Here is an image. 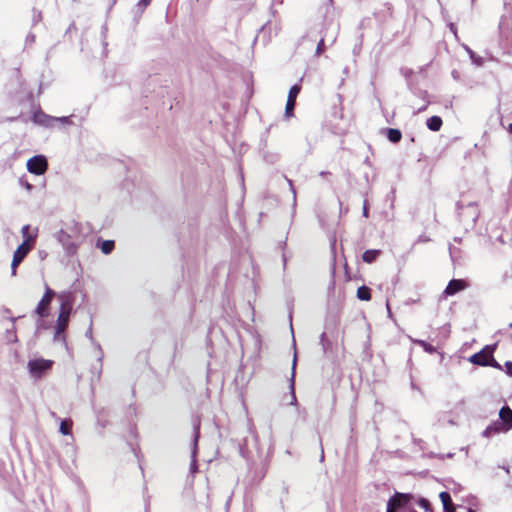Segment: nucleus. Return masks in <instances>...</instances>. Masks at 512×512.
I'll use <instances>...</instances> for the list:
<instances>
[{
	"instance_id": "obj_1",
	"label": "nucleus",
	"mask_w": 512,
	"mask_h": 512,
	"mask_svg": "<svg viewBox=\"0 0 512 512\" xmlns=\"http://www.w3.org/2000/svg\"><path fill=\"white\" fill-rule=\"evenodd\" d=\"M60 300L59 315L56 321V331L54 334V341H61L65 343L64 331L68 326L70 314L73 307V297L69 292H61L57 295Z\"/></svg>"
},
{
	"instance_id": "obj_2",
	"label": "nucleus",
	"mask_w": 512,
	"mask_h": 512,
	"mask_svg": "<svg viewBox=\"0 0 512 512\" xmlns=\"http://www.w3.org/2000/svg\"><path fill=\"white\" fill-rule=\"evenodd\" d=\"M494 346L486 345L481 351L470 356L469 361L474 365L499 367L493 358Z\"/></svg>"
},
{
	"instance_id": "obj_3",
	"label": "nucleus",
	"mask_w": 512,
	"mask_h": 512,
	"mask_svg": "<svg viewBox=\"0 0 512 512\" xmlns=\"http://www.w3.org/2000/svg\"><path fill=\"white\" fill-rule=\"evenodd\" d=\"M57 241L62 245L66 255L73 256L77 253L80 245L79 237H74L65 230H60L55 235Z\"/></svg>"
},
{
	"instance_id": "obj_4",
	"label": "nucleus",
	"mask_w": 512,
	"mask_h": 512,
	"mask_svg": "<svg viewBox=\"0 0 512 512\" xmlns=\"http://www.w3.org/2000/svg\"><path fill=\"white\" fill-rule=\"evenodd\" d=\"M52 364L53 362L51 360L46 359L30 360L28 362V370L33 378L39 379L46 371L51 369Z\"/></svg>"
},
{
	"instance_id": "obj_5",
	"label": "nucleus",
	"mask_w": 512,
	"mask_h": 512,
	"mask_svg": "<svg viewBox=\"0 0 512 512\" xmlns=\"http://www.w3.org/2000/svg\"><path fill=\"white\" fill-rule=\"evenodd\" d=\"M54 296L55 292L52 289H50L48 285H46L45 293L35 309V314L38 315L40 318L47 317L48 308Z\"/></svg>"
},
{
	"instance_id": "obj_6",
	"label": "nucleus",
	"mask_w": 512,
	"mask_h": 512,
	"mask_svg": "<svg viewBox=\"0 0 512 512\" xmlns=\"http://www.w3.org/2000/svg\"><path fill=\"white\" fill-rule=\"evenodd\" d=\"M47 167V160L43 155L33 156L27 161V170L35 175L43 174Z\"/></svg>"
},
{
	"instance_id": "obj_7",
	"label": "nucleus",
	"mask_w": 512,
	"mask_h": 512,
	"mask_svg": "<svg viewBox=\"0 0 512 512\" xmlns=\"http://www.w3.org/2000/svg\"><path fill=\"white\" fill-rule=\"evenodd\" d=\"M27 241H23L21 245L15 250L13 254V259L11 263V274L13 276L16 275V269L19 264L23 261V259L27 256V254L32 250L33 247H29Z\"/></svg>"
},
{
	"instance_id": "obj_8",
	"label": "nucleus",
	"mask_w": 512,
	"mask_h": 512,
	"mask_svg": "<svg viewBox=\"0 0 512 512\" xmlns=\"http://www.w3.org/2000/svg\"><path fill=\"white\" fill-rule=\"evenodd\" d=\"M457 207L459 210V216L461 220L465 222H470L471 224H474L477 220V218L480 215L478 206L475 203H469L466 207L462 209L461 205L458 203Z\"/></svg>"
},
{
	"instance_id": "obj_9",
	"label": "nucleus",
	"mask_w": 512,
	"mask_h": 512,
	"mask_svg": "<svg viewBox=\"0 0 512 512\" xmlns=\"http://www.w3.org/2000/svg\"><path fill=\"white\" fill-rule=\"evenodd\" d=\"M194 435H193V446L191 452V463H190V472L194 474L197 471V460L196 454L198 449V439L200 434V421L196 419L193 423Z\"/></svg>"
},
{
	"instance_id": "obj_10",
	"label": "nucleus",
	"mask_w": 512,
	"mask_h": 512,
	"mask_svg": "<svg viewBox=\"0 0 512 512\" xmlns=\"http://www.w3.org/2000/svg\"><path fill=\"white\" fill-rule=\"evenodd\" d=\"M509 431V426L500 419L490 424L482 433L484 437H491L494 434L506 433Z\"/></svg>"
},
{
	"instance_id": "obj_11",
	"label": "nucleus",
	"mask_w": 512,
	"mask_h": 512,
	"mask_svg": "<svg viewBox=\"0 0 512 512\" xmlns=\"http://www.w3.org/2000/svg\"><path fill=\"white\" fill-rule=\"evenodd\" d=\"M409 500V496L406 494L397 493L393 497H391L387 503V511L386 512H395L396 509L407 504Z\"/></svg>"
},
{
	"instance_id": "obj_12",
	"label": "nucleus",
	"mask_w": 512,
	"mask_h": 512,
	"mask_svg": "<svg viewBox=\"0 0 512 512\" xmlns=\"http://www.w3.org/2000/svg\"><path fill=\"white\" fill-rule=\"evenodd\" d=\"M466 287H467L466 281H464L462 279H452L448 283L446 289L444 290V294L446 296H452V295H455L456 293L464 290Z\"/></svg>"
},
{
	"instance_id": "obj_13",
	"label": "nucleus",
	"mask_w": 512,
	"mask_h": 512,
	"mask_svg": "<svg viewBox=\"0 0 512 512\" xmlns=\"http://www.w3.org/2000/svg\"><path fill=\"white\" fill-rule=\"evenodd\" d=\"M33 121L36 124L45 126V127H53L54 126V117L49 116L42 111H37L33 114Z\"/></svg>"
},
{
	"instance_id": "obj_14",
	"label": "nucleus",
	"mask_w": 512,
	"mask_h": 512,
	"mask_svg": "<svg viewBox=\"0 0 512 512\" xmlns=\"http://www.w3.org/2000/svg\"><path fill=\"white\" fill-rule=\"evenodd\" d=\"M499 419L512 429V410L508 406H504L499 411Z\"/></svg>"
},
{
	"instance_id": "obj_15",
	"label": "nucleus",
	"mask_w": 512,
	"mask_h": 512,
	"mask_svg": "<svg viewBox=\"0 0 512 512\" xmlns=\"http://www.w3.org/2000/svg\"><path fill=\"white\" fill-rule=\"evenodd\" d=\"M383 133L386 135L388 140L392 143H398L402 138V133L399 129L386 128L383 130Z\"/></svg>"
},
{
	"instance_id": "obj_16",
	"label": "nucleus",
	"mask_w": 512,
	"mask_h": 512,
	"mask_svg": "<svg viewBox=\"0 0 512 512\" xmlns=\"http://www.w3.org/2000/svg\"><path fill=\"white\" fill-rule=\"evenodd\" d=\"M445 512H454L451 496L448 492L443 491L439 495Z\"/></svg>"
},
{
	"instance_id": "obj_17",
	"label": "nucleus",
	"mask_w": 512,
	"mask_h": 512,
	"mask_svg": "<svg viewBox=\"0 0 512 512\" xmlns=\"http://www.w3.org/2000/svg\"><path fill=\"white\" fill-rule=\"evenodd\" d=\"M442 124V119L439 116H431L426 121L428 129H430L433 132L439 131L442 127Z\"/></svg>"
},
{
	"instance_id": "obj_18",
	"label": "nucleus",
	"mask_w": 512,
	"mask_h": 512,
	"mask_svg": "<svg viewBox=\"0 0 512 512\" xmlns=\"http://www.w3.org/2000/svg\"><path fill=\"white\" fill-rule=\"evenodd\" d=\"M29 225H24L21 229V234L23 237V241H27V244L29 247H34L35 241H36V234H29Z\"/></svg>"
},
{
	"instance_id": "obj_19",
	"label": "nucleus",
	"mask_w": 512,
	"mask_h": 512,
	"mask_svg": "<svg viewBox=\"0 0 512 512\" xmlns=\"http://www.w3.org/2000/svg\"><path fill=\"white\" fill-rule=\"evenodd\" d=\"M381 254V251L380 250H377V249H370V250H366L363 255H362V259L364 262L366 263H372L376 260V258Z\"/></svg>"
},
{
	"instance_id": "obj_20",
	"label": "nucleus",
	"mask_w": 512,
	"mask_h": 512,
	"mask_svg": "<svg viewBox=\"0 0 512 512\" xmlns=\"http://www.w3.org/2000/svg\"><path fill=\"white\" fill-rule=\"evenodd\" d=\"M411 341L421 346L429 354H433L436 352V348L424 340L411 338Z\"/></svg>"
},
{
	"instance_id": "obj_21",
	"label": "nucleus",
	"mask_w": 512,
	"mask_h": 512,
	"mask_svg": "<svg viewBox=\"0 0 512 512\" xmlns=\"http://www.w3.org/2000/svg\"><path fill=\"white\" fill-rule=\"evenodd\" d=\"M72 421L70 419L62 420L60 423L59 431L63 435H70L72 429Z\"/></svg>"
},
{
	"instance_id": "obj_22",
	"label": "nucleus",
	"mask_w": 512,
	"mask_h": 512,
	"mask_svg": "<svg viewBox=\"0 0 512 512\" xmlns=\"http://www.w3.org/2000/svg\"><path fill=\"white\" fill-rule=\"evenodd\" d=\"M357 297L362 301H368L371 298L370 289L367 286H361L357 290Z\"/></svg>"
},
{
	"instance_id": "obj_23",
	"label": "nucleus",
	"mask_w": 512,
	"mask_h": 512,
	"mask_svg": "<svg viewBox=\"0 0 512 512\" xmlns=\"http://www.w3.org/2000/svg\"><path fill=\"white\" fill-rule=\"evenodd\" d=\"M114 241L112 240H104L100 244V249L104 254H110L114 249Z\"/></svg>"
},
{
	"instance_id": "obj_24",
	"label": "nucleus",
	"mask_w": 512,
	"mask_h": 512,
	"mask_svg": "<svg viewBox=\"0 0 512 512\" xmlns=\"http://www.w3.org/2000/svg\"><path fill=\"white\" fill-rule=\"evenodd\" d=\"M300 90H301V85L294 84L289 90L287 100L296 102V98H297Z\"/></svg>"
},
{
	"instance_id": "obj_25",
	"label": "nucleus",
	"mask_w": 512,
	"mask_h": 512,
	"mask_svg": "<svg viewBox=\"0 0 512 512\" xmlns=\"http://www.w3.org/2000/svg\"><path fill=\"white\" fill-rule=\"evenodd\" d=\"M296 353L294 354L293 363H292V376H291V390H292V397H293V403L296 401V397L294 394V374H295V368H296Z\"/></svg>"
},
{
	"instance_id": "obj_26",
	"label": "nucleus",
	"mask_w": 512,
	"mask_h": 512,
	"mask_svg": "<svg viewBox=\"0 0 512 512\" xmlns=\"http://www.w3.org/2000/svg\"><path fill=\"white\" fill-rule=\"evenodd\" d=\"M294 107H295V102L287 100L286 107H285V116L287 118H289V117H291L293 115Z\"/></svg>"
},
{
	"instance_id": "obj_27",
	"label": "nucleus",
	"mask_w": 512,
	"mask_h": 512,
	"mask_svg": "<svg viewBox=\"0 0 512 512\" xmlns=\"http://www.w3.org/2000/svg\"><path fill=\"white\" fill-rule=\"evenodd\" d=\"M86 337L89 338L92 343L95 345V347L97 348V350H99L100 354L102 355V351H101V347L98 343H96L93 339V335H92V326L90 325L89 329L86 331Z\"/></svg>"
},
{
	"instance_id": "obj_28",
	"label": "nucleus",
	"mask_w": 512,
	"mask_h": 512,
	"mask_svg": "<svg viewBox=\"0 0 512 512\" xmlns=\"http://www.w3.org/2000/svg\"><path fill=\"white\" fill-rule=\"evenodd\" d=\"M56 122H59L61 124H69L70 123V117H54V124Z\"/></svg>"
},
{
	"instance_id": "obj_29",
	"label": "nucleus",
	"mask_w": 512,
	"mask_h": 512,
	"mask_svg": "<svg viewBox=\"0 0 512 512\" xmlns=\"http://www.w3.org/2000/svg\"><path fill=\"white\" fill-rule=\"evenodd\" d=\"M419 506L424 509V511L428 512L430 510V504L426 499H421L419 501Z\"/></svg>"
},
{
	"instance_id": "obj_30",
	"label": "nucleus",
	"mask_w": 512,
	"mask_h": 512,
	"mask_svg": "<svg viewBox=\"0 0 512 512\" xmlns=\"http://www.w3.org/2000/svg\"><path fill=\"white\" fill-rule=\"evenodd\" d=\"M449 250H450L451 259H452L453 262H455L458 259V257H459L458 256L459 252H458V250L456 248H452V247H450Z\"/></svg>"
},
{
	"instance_id": "obj_31",
	"label": "nucleus",
	"mask_w": 512,
	"mask_h": 512,
	"mask_svg": "<svg viewBox=\"0 0 512 512\" xmlns=\"http://www.w3.org/2000/svg\"><path fill=\"white\" fill-rule=\"evenodd\" d=\"M325 49V46H324V39L322 38L318 45H317V48H316V54L319 55L321 54Z\"/></svg>"
},
{
	"instance_id": "obj_32",
	"label": "nucleus",
	"mask_w": 512,
	"mask_h": 512,
	"mask_svg": "<svg viewBox=\"0 0 512 512\" xmlns=\"http://www.w3.org/2000/svg\"><path fill=\"white\" fill-rule=\"evenodd\" d=\"M20 184L23 187H25L28 191H30L32 189V185L28 181H26L24 179H20Z\"/></svg>"
},
{
	"instance_id": "obj_33",
	"label": "nucleus",
	"mask_w": 512,
	"mask_h": 512,
	"mask_svg": "<svg viewBox=\"0 0 512 512\" xmlns=\"http://www.w3.org/2000/svg\"><path fill=\"white\" fill-rule=\"evenodd\" d=\"M150 1H151V0H140V1L138 2V6H139V7H142V8H145V7H147V6L149 5Z\"/></svg>"
},
{
	"instance_id": "obj_34",
	"label": "nucleus",
	"mask_w": 512,
	"mask_h": 512,
	"mask_svg": "<svg viewBox=\"0 0 512 512\" xmlns=\"http://www.w3.org/2000/svg\"><path fill=\"white\" fill-rule=\"evenodd\" d=\"M442 332H443L444 338L446 339L448 337L449 333H450L449 327L448 326L442 327Z\"/></svg>"
},
{
	"instance_id": "obj_35",
	"label": "nucleus",
	"mask_w": 512,
	"mask_h": 512,
	"mask_svg": "<svg viewBox=\"0 0 512 512\" xmlns=\"http://www.w3.org/2000/svg\"><path fill=\"white\" fill-rule=\"evenodd\" d=\"M363 216L364 217H368V206H367V201H364V205H363Z\"/></svg>"
},
{
	"instance_id": "obj_36",
	"label": "nucleus",
	"mask_w": 512,
	"mask_h": 512,
	"mask_svg": "<svg viewBox=\"0 0 512 512\" xmlns=\"http://www.w3.org/2000/svg\"><path fill=\"white\" fill-rule=\"evenodd\" d=\"M287 181H288L289 186H290V188H291V191H292V193H293V198L295 199V197H296V191H295V189H294V187H293L292 181H291L290 179H288Z\"/></svg>"
},
{
	"instance_id": "obj_37",
	"label": "nucleus",
	"mask_w": 512,
	"mask_h": 512,
	"mask_svg": "<svg viewBox=\"0 0 512 512\" xmlns=\"http://www.w3.org/2000/svg\"><path fill=\"white\" fill-rule=\"evenodd\" d=\"M505 365L507 367L508 373L512 375V362L507 361Z\"/></svg>"
},
{
	"instance_id": "obj_38",
	"label": "nucleus",
	"mask_w": 512,
	"mask_h": 512,
	"mask_svg": "<svg viewBox=\"0 0 512 512\" xmlns=\"http://www.w3.org/2000/svg\"><path fill=\"white\" fill-rule=\"evenodd\" d=\"M449 28H450L451 32L456 36L457 35L456 26L453 23H450Z\"/></svg>"
},
{
	"instance_id": "obj_39",
	"label": "nucleus",
	"mask_w": 512,
	"mask_h": 512,
	"mask_svg": "<svg viewBox=\"0 0 512 512\" xmlns=\"http://www.w3.org/2000/svg\"><path fill=\"white\" fill-rule=\"evenodd\" d=\"M320 340H321V343H322L323 347L325 348V340H326V335H325V333H322V334H321Z\"/></svg>"
},
{
	"instance_id": "obj_40",
	"label": "nucleus",
	"mask_w": 512,
	"mask_h": 512,
	"mask_svg": "<svg viewBox=\"0 0 512 512\" xmlns=\"http://www.w3.org/2000/svg\"><path fill=\"white\" fill-rule=\"evenodd\" d=\"M427 106H428V102L425 105H421V107L418 108L417 112L419 113V112L426 110Z\"/></svg>"
},
{
	"instance_id": "obj_41",
	"label": "nucleus",
	"mask_w": 512,
	"mask_h": 512,
	"mask_svg": "<svg viewBox=\"0 0 512 512\" xmlns=\"http://www.w3.org/2000/svg\"><path fill=\"white\" fill-rule=\"evenodd\" d=\"M469 53H470V55H471L472 60H473L475 63H477V64L479 65V64H480V62H478V61H477V58H475V57H474L473 52H472L471 50H469Z\"/></svg>"
},
{
	"instance_id": "obj_42",
	"label": "nucleus",
	"mask_w": 512,
	"mask_h": 512,
	"mask_svg": "<svg viewBox=\"0 0 512 512\" xmlns=\"http://www.w3.org/2000/svg\"><path fill=\"white\" fill-rule=\"evenodd\" d=\"M508 130H509V132L512 134V123H511V124H509V126H508Z\"/></svg>"
},
{
	"instance_id": "obj_43",
	"label": "nucleus",
	"mask_w": 512,
	"mask_h": 512,
	"mask_svg": "<svg viewBox=\"0 0 512 512\" xmlns=\"http://www.w3.org/2000/svg\"><path fill=\"white\" fill-rule=\"evenodd\" d=\"M34 39H35V36L29 37V40H31V41H34Z\"/></svg>"
},
{
	"instance_id": "obj_44",
	"label": "nucleus",
	"mask_w": 512,
	"mask_h": 512,
	"mask_svg": "<svg viewBox=\"0 0 512 512\" xmlns=\"http://www.w3.org/2000/svg\"><path fill=\"white\" fill-rule=\"evenodd\" d=\"M34 39H35V36L29 37V40H31V41H34Z\"/></svg>"
},
{
	"instance_id": "obj_45",
	"label": "nucleus",
	"mask_w": 512,
	"mask_h": 512,
	"mask_svg": "<svg viewBox=\"0 0 512 512\" xmlns=\"http://www.w3.org/2000/svg\"><path fill=\"white\" fill-rule=\"evenodd\" d=\"M323 459H324V453L322 452L321 453V460H323Z\"/></svg>"
},
{
	"instance_id": "obj_46",
	"label": "nucleus",
	"mask_w": 512,
	"mask_h": 512,
	"mask_svg": "<svg viewBox=\"0 0 512 512\" xmlns=\"http://www.w3.org/2000/svg\"><path fill=\"white\" fill-rule=\"evenodd\" d=\"M468 512H473V511L471 509H469Z\"/></svg>"
},
{
	"instance_id": "obj_47",
	"label": "nucleus",
	"mask_w": 512,
	"mask_h": 512,
	"mask_svg": "<svg viewBox=\"0 0 512 512\" xmlns=\"http://www.w3.org/2000/svg\"><path fill=\"white\" fill-rule=\"evenodd\" d=\"M329 2H332V0H329Z\"/></svg>"
}]
</instances>
